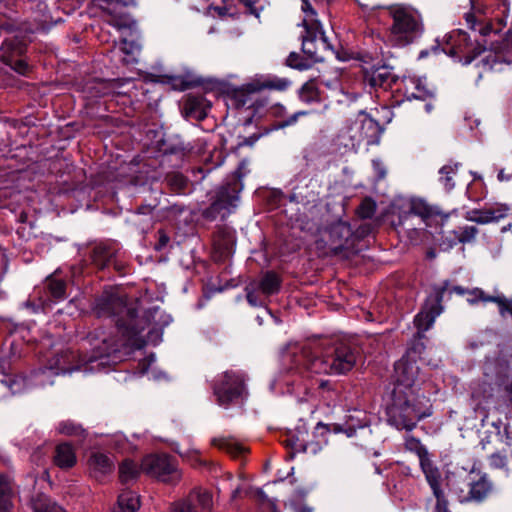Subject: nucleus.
<instances>
[{"label":"nucleus","instance_id":"72a5a7b5","mask_svg":"<svg viewBox=\"0 0 512 512\" xmlns=\"http://www.w3.org/2000/svg\"><path fill=\"white\" fill-rule=\"evenodd\" d=\"M280 288L279 277L272 272L266 273L259 282V289L265 295L276 293Z\"/></svg>","mask_w":512,"mask_h":512},{"label":"nucleus","instance_id":"39448f33","mask_svg":"<svg viewBox=\"0 0 512 512\" xmlns=\"http://www.w3.org/2000/svg\"><path fill=\"white\" fill-rule=\"evenodd\" d=\"M404 446L407 451L417 455L420 468L425 475L426 481L431 487L434 496L436 497L437 512H447V500L441 488V472L438 467L434 465L426 447L418 438H415L412 435L405 436Z\"/></svg>","mask_w":512,"mask_h":512},{"label":"nucleus","instance_id":"680f3d73","mask_svg":"<svg viewBox=\"0 0 512 512\" xmlns=\"http://www.w3.org/2000/svg\"><path fill=\"white\" fill-rule=\"evenodd\" d=\"M452 292H455L459 295H464V294H467V290H465L464 288H462L461 286H454L452 288Z\"/></svg>","mask_w":512,"mask_h":512},{"label":"nucleus","instance_id":"4d7b16f0","mask_svg":"<svg viewBox=\"0 0 512 512\" xmlns=\"http://www.w3.org/2000/svg\"><path fill=\"white\" fill-rule=\"evenodd\" d=\"M168 242H169V237L165 233L159 232V239H158V242H157L155 248L157 250H161L168 244Z\"/></svg>","mask_w":512,"mask_h":512},{"label":"nucleus","instance_id":"79ce46f5","mask_svg":"<svg viewBox=\"0 0 512 512\" xmlns=\"http://www.w3.org/2000/svg\"><path fill=\"white\" fill-rule=\"evenodd\" d=\"M490 302L496 303L499 308L501 316H505L506 313L512 315V299H507L503 295L491 296Z\"/></svg>","mask_w":512,"mask_h":512},{"label":"nucleus","instance_id":"9b49d317","mask_svg":"<svg viewBox=\"0 0 512 512\" xmlns=\"http://www.w3.org/2000/svg\"><path fill=\"white\" fill-rule=\"evenodd\" d=\"M213 390L218 404L227 407L234 399L242 395L244 377L240 373L227 371L216 380Z\"/></svg>","mask_w":512,"mask_h":512},{"label":"nucleus","instance_id":"a19ab883","mask_svg":"<svg viewBox=\"0 0 512 512\" xmlns=\"http://www.w3.org/2000/svg\"><path fill=\"white\" fill-rule=\"evenodd\" d=\"M215 444L218 445L220 449L226 450L233 456L241 455L246 451L242 445L231 439L215 440Z\"/></svg>","mask_w":512,"mask_h":512},{"label":"nucleus","instance_id":"a878e982","mask_svg":"<svg viewBox=\"0 0 512 512\" xmlns=\"http://www.w3.org/2000/svg\"><path fill=\"white\" fill-rule=\"evenodd\" d=\"M14 495L15 490L11 478L7 475H0V512L11 511Z\"/></svg>","mask_w":512,"mask_h":512},{"label":"nucleus","instance_id":"423d86ee","mask_svg":"<svg viewBox=\"0 0 512 512\" xmlns=\"http://www.w3.org/2000/svg\"><path fill=\"white\" fill-rule=\"evenodd\" d=\"M301 1V10L304 13L303 26L305 27V35L302 36V49L310 58L318 60L320 58L319 52L327 49L329 44L312 4L309 0Z\"/></svg>","mask_w":512,"mask_h":512},{"label":"nucleus","instance_id":"8fccbe9b","mask_svg":"<svg viewBox=\"0 0 512 512\" xmlns=\"http://www.w3.org/2000/svg\"><path fill=\"white\" fill-rule=\"evenodd\" d=\"M168 512H196L189 503L177 501L173 503Z\"/></svg>","mask_w":512,"mask_h":512},{"label":"nucleus","instance_id":"393cba45","mask_svg":"<svg viewBox=\"0 0 512 512\" xmlns=\"http://www.w3.org/2000/svg\"><path fill=\"white\" fill-rule=\"evenodd\" d=\"M116 250L107 245H97L92 252V261L100 269L116 264Z\"/></svg>","mask_w":512,"mask_h":512},{"label":"nucleus","instance_id":"49530a36","mask_svg":"<svg viewBox=\"0 0 512 512\" xmlns=\"http://www.w3.org/2000/svg\"><path fill=\"white\" fill-rule=\"evenodd\" d=\"M286 62L288 66L298 70H306L309 67L305 62L302 61L300 55L294 52L290 53Z\"/></svg>","mask_w":512,"mask_h":512},{"label":"nucleus","instance_id":"6ab92c4d","mask_svg":"<svg viewBox=\"0 0 512 512\" xmlns=\"http://www.w3.org/2000/svg\"><path fill=\"white\" fill-rule=\"evenodd\" d=\"M403 85L408 100L419 99L425 101L433 96V92L427 88L425 81L421 78L406 77L403 79Z\"/></svg>","mask_w":512,"mask_h":512},{"label":"nucleus","instance_id":"4468645a","mask_svg":"<svg viewBox=\"0 0 512 512\" xmlns=\"http://www.w3.org/2000/svg\"><path fill=\"white\" fill-rule=\"evenodd\" d=\"M420 369L414 360H411L409 355L402 357L394 365V373L392 375L395 388L393 394L404 393L405 389L412 388L419 379Z\"/></svg>","mask_w":512,"mask_h":512},{"label":"nucleus","instance_id":"0eeeda50","mask_svg":"<svg viewBox=\"0 0 512 512\" xmlns=\"http://www.w3.org/2000/svg\"><path fill=\"white\" fill-rule=\"evenodd\" d=\"M464 487H455V493L461 503L484 501L493 491V483L480 469L471 468L463 478Z\"/></svg>","mask_w":512,"mask_h":512},{"label":"nucleus","instance_id":"4be33fe9","mask_svg":"<svg viewBox=\"0 0 512 512\" xmlns=\"http://www.w3.org/2000/svg\"><path fill=\"white\" fill-rule=\"evenodd\" d=\"M53 460L59 468L70 469L76 464L77 457L74 448L69 443H60L55 448Z\"/></svg>","mask_w":512,"mask_h":512},{"label":"nucleus","instance_id":"5fc2aeb1","mask_svg":"<svg viewBox=\"0 0 512 512\" xmlns=\"http://www.w3.org/2000/svg\"><path fill=\"white\" fill-rule=\"evenodd\" d=\"M105 87H106V83L103 82V81L93 82L92 83V88L96 89V92H95V94H93V96H104V95H106L107 92L105 90Z\"/></svg>","mask_w":512,"mask_h":512},{"label":"nucleus","instance_id":"473e14b6","mask_svg":"<svg viewBox=\"0 0 512 512\" xmlns=\"http://www.w3.org/2000/svg\"><path fill=\"white\" fill-rule=\"evenodd\" d=\"M141 467L139 468L132 460L126 459L119 466V478L122 483H127L136 479L140 474Z\"/></svg>","mask_w":512,"mask_h":512},{"label":"nucleus","instance_id":"c756f323","mask_svg":"<svg viewBox=\"0 0 512 512\" xmlns=\"http://www.w3.org/2000/svg\"><path fill=\"white\" fill-rule=\"evenodd\" d=\"M489 464L492 468L504 469L506 471L512 468V445H509L503 451L491 454Z\"/></svg>","mask_w":512,"mask_h":512},{"label":"nucleus","instance_id":"2eb2a0df","mask_svg":"<svg viewBox=\"0 0 512 512\" xmlns=\"http://www.w3.org/2000/svg\"><path fill=\"white\" fill-rule=\"evenodd\" d=\"M483 72H501L512 64V39L507 38L502 43L486 52L479 63Z\"/></svg>","mask_w":512,"mask_h":512},{"label":"nucleus","instance_id":"e433bc0d","mask_svg":"<svg viewBox=\"0 0 512 512\" xmlns=\"http://www.w3.org/2000/svg\"><path fill=\"white\" fill-rule=\"evenodd\" d=\"M32 507L34 512H65L62 507L45 496L37 497L33 501Z\"/></svg>","mask_w":512,"mask_h":512},{"label":"nucleus","instance_id":"5701e85b","mask_svg":"<svg viewBox=\"0 0 512 512\" xmlns=\"http://www.w3.org/2000/svg\"><path fill=\"white\" fill-rule=\"evenodd\" d=\"M180 502L189 503L196 512L198 510L209 512L213 505L211 493L200 488L193 490L186 499L180 500Z\"/></svg>","mask_w":512,"mask_h":512},{"label":"nucleus","instance_id":"c9c22d12","mask_svg":"<svg viewBox=\"0 0 512 512\" xmlns=\"http://www.w3.org/2000/svg\"><path fill=\"white\" fill-rule=\"evenodd\" d=\"M47 289L52 298L55 300H63L66 298V284L63 280L54 277L47 278Z\"/></svg>","mask_w":512,"mask_h":512},{"label":"nucleus","instance_id":"09e8293b","mask_svg":"<svg viewBox=\"0 0 512 512\" xmlns=\"http://www.w3.org/2000/svg\"><path fill=\"white\" fill-rule=\"evenodd\" d=\"M308 113L306 111H298L294 114H292L290 117H288L287 119L281 121L278 123L277 127L278 128H285V127H288V126H292L294 125L297 121H298V118L300 116H305L307 115Z\"/></svg>","mask_w":512,"mask_h":512},{"label":"nucleus","instance_id":"052dcab7","mask_svg":"<svg viewBox=\"0 0 512 512\" xmlns=\"http://www.w3.org/2000/svg\"><path fill=\"white\" fill-rule=\"evenodd\" d=\"M497 178L500 180V181H507L510 179V175H506L504 173V170H500L498 172V175H497Z\"/></svg>","mask_w":512,"mask_h":512},{"label":"nucleus","instance_id":"58836bf2","mask_svg":"<svg viewBox=\"0 0 512 512\" xmlns=\"http://www.w3.org/2000/svg\"><path fill=\"white\" fill-rule=\"evenodd\" d=\"M57 430L60 434L74 437L83 436L85 433V430L82 428L80 424L75 423L74 421L71 420H65L60 422L57 427Z\"/></svg>","mask_w":512,"mask_h":512},{"label":"nucleus","instance_id":"f257e3e1","mask_svg":"<svg viewBox=\"0 0 512 512\" xmlns=\"http://www.w3.org/2000/svg\"><path fill=\"white\" fill-rule=\"evenodd\" d=\"M97 312L101 316H117L116 332L121 337L103 329L95 330L88 336L93 348L90 357L82 356L72 350H65L52 357L47 365L39 368L33 374L34 385L47 386L53 384L52 378L60 374L76 370L85 372L99 371L104 362L99 359L120 352L122 347L140 349L145 342L156 344L161 336V330L171 322V317L155 308L139 315V303H129L127 297L119 290L105 291L97 301Z\"/></svg>","mask_w":512,"mask_h":512},{"label":"nucleus","instance_id":"f704fd0d","mask_svg":"<svg viewBox=\"0 0 512 512\" xmlns=\"http://www.w3.org/2000/svg\"><path fill=\"white\" fill-rule=\"evenodd\" d=\"M299 98L305 103L318 102L319 90L314 80L307 81L299 90Z\"/></svg>","mask_w":512,"mask_h":512},{"label":"nucleus","instance_id":"f3484780","mask_svg":"<svg viewBox=\"0 0 512 512\" xmlns=\"http://www.w3.org/2000/svg\"><path fill=\"white\" fill-rule=\"evenodd\" d=\"M331 250L338 252L345 247L353 235L351 226L344 221H338L330 225L328 229Z\"/></svg>","mask_w":512,"mask_h":512},{"label":"nucleus","instance_id":"a18cd8bd","mask_svg":"<svg viewBox=\"0 0 512 512\" xmlns=\"http://www.w3.org/2000/svg\"><path fill=\"white\" fill-rule=\"evenodd\" d=\"M467 301L470 303V304H476L478 303L479 301H482V302H490V298L491 296H488L485 294V292L480 289V288H474L472 290H467Z\"/></svg>","mask_w":512,"mask_h":512},{"label":"nucleus","instance_id":"4c0bfd02","mask_svg":"<svg viewBox=\"0 0 512 512\" xmlns=\"http://www.w3.org/2000/svg\"><path fill=\"white\" fill-rule=\"evenodd\" d=\"M291 85L290 80L287 78L280 77H268L264 79L260 84V89H269V90H277V91H285Z\"/></svg>","mask_w":512,"mask_h":512},{"label":"nucleus","instance_id":"ddd939ff","mask_svg":"<svg viewBox=\"0 0 512 512\" xmlns=\"http://www.w3.org/2000/svg\"><path fill=\"white\" fill-rule=\"evenodd\" d=\"M444 291L445 287H442L430 295L423 309L415 316L414 324L417 327L420 338L424 337V333L433 326L436 317L442 313L443 307L441 302Z\"/></svg>","mask_w":512,"mask_h":512},{"label":"nucleus","instance_id":"bb28decb","mask_svg":"<svg viewBox=\"0 0 512 512\" xmlns=\"http://www.w3.org/2000/svg\"><path fill=\"white\" fill-rule=\"evenodd\" d=\"M34 373L35 371H33L29 377H24L21 375H5L1 379V383L4 384L13 394L21 393L24 392L29 387H38L37 385L33 384Z\"/></svg>","mask_w":512,"mask_h":512},{"label":"nucleus","instance_id":"412c9836","mask_svg":"<svg viewBox=\"0 0 512 512\" xmlns=\"http://www.w3.org/2000/svg\"><path fill=\"white\" fill-rule=\"evenodd\" d=\"M89 467L94 477L100 479L107 474H110L114 469L113 460L107 455L95 452L89 459Z\"/></svg>","mask_w":512,"mask_h":512},{"label":"nucleus","instance_id":"de8ad7c7","mask_svg":"<svg viewBox=\"0 0 512 512\" xmlns=\"http://www.w3.org/2000/svg\"><path fill=\"white\" fill-rule=\"evenodd\" d=\"M243 3L245 7L256 16L259 15V12L263 10L264 0H238Z\"/></svg>","mask_w":512,"mask_h":512},{"label":"nucleus","instance_id":"864d4df0","mask_svg":"<svg viewBox=\"0 0 512 512\" xmlns=\"http://www.w3.org/2000/svg\"><path fill=\"white\" fill-rule=\"evenodd\" d=\"M176 452L183 458H187L189 460L195 459L197 456V450L194 448L189 449H177Z\"/></svg>","mask_w":512,"mask_h":512},{"label":"nucleus","instance_id":"aec40b11","mask_svg":"<svg viewBox=\"0 0 512 512\" xmlns=\"http://www.w3.org/2000/svg\"><path fill=\"white\" fill-rule=\"evenodd\" d=\"M234 245L235 231L229 227L220 228L214 238V248L220 253V257L228 256Z\"/></svg>","mask_w":512,"mask_h":512},{"label":"nucleus","instance_id":"b1692460","mask_svg":"<svg viewBox=\"0 0 512 512\" xmlns=\"http://www.w3.org/2000/svg\"><path fill=\"white\" fill-rule=\"evenodd\" d=\"M365 79L372 87L387 88L394 82V74L391 68L381 66L367 72Z\"/></svg>","mask_w":512,"mask_h":512},{"label":"nucleus","instance_id":"ea45409f","mask_svg":"<svg viewBox=\"0 0 512 512\" xmlns=\"http://www.w3.org/2000/svg\"><path fill=\"white\" fill-rule=\"evenodd\" d=\"M120 51L131 58H123V61L129 63L135 61V56L140 52V44L134 40L123 39L119 46Z\"/></svg>","mask_w":512,"mask_h":512},{"label":"nucleus","instance_id":"9d476101","mask_svg":"<svg viewBox=\"0 0 512 512\" xmlns=\"http://www.w3.org/2000/svg\"><path fill=\"white\" fill-rule=\"evenodd\" d=\"M447 44L449 48H443V51L449 56L457 58L464 65L470 64L483 51L478 40H472L471 36L462 30L451 33Z\"/></svg>","mask_w":512,"mask_h":512},{"label":"nucleus","instance_id":"c85d7f7f","mask_svg":"<svg viewBox=\"0 0 512 512\" xmlns=\"http://www.w3.org/2000/svg\"><path fill=\"white\" fill-rule=\"evenodd\" d=\"M184 115L186 118L202 120L206 117L204 100L201 97L190 96L184 103Z\"/></svg>","mask_w":512,"mask_h":512},{"label":"nucleus","instance_id":"13d9d810","mask_svg":"<svg viewBox=\"0 0 512 512\" xmlns=\"http://www.w3.org/2000/svg\"><path fill=\"white\" fill-rule=\"evenodd\" d=\"M14 70L19 74H26L28 71V64L22 60H19L15 63Z\"/></svg>","mask_w":512,"mask_h":512},{"label":"nucleus","instance_id":"774afa93","mask_svg":"<svg viewBox=\"0 0 512 512\" xmlns=\"http://www.w3.org/2000/svg\"><path fill=\"white\" fill-rule=\"evenodd\" d=\"M502 231H511L512 232V223H508L506 226H503Z\"/></svg>","mask_w":512,"mask_h":512},{"label":"nucleus","instance_id":"6e6d98bb","mask_svg":"<svg viewBox=\"0 0 512 512\" xmlns=\"http://www.w3.org/2000/svg\"><path fill=\"white\" fill-rule=\"evenodd\" d=\"M246 298H247V301L249 302V304L252 306H260L263 304L262 301L258 300L255 292H253L249 289H247Z\"/></svg>","mask_w":512,"mask_h":512},{"label":"nucleus","instance_id":"0e129e2a","mask_svg":"<svg viewBox=\"0 0 512 512\" xmlns=\"http://www.w3.org/2000/svg\"><path fill=\"white\" fill-rule=\"evenodd\" d=\"M363 9H375L376 6H370L368 3L361 2L360 0H355Z\"/></svg>","mask_w":512,"mask_h":512},{"label":"nucleus","instance_id":"69168bd1","mask_svg":"<svg viewBox=\"0 0 512 512\" xmlns=\"http://www.w3.org/2000/svg\"><path fill=\"white\" fill-rule=\"evenodd\" d=\"M112 25H113V26H115V27H117L118 29H122V28L126 27V24H124V23H122V22H120V21H114V22L112 23Z\"/></svg>","mask_w":512,"mask_h":512},{"label":"nucleus","instance_id":"f8f14e48","mask_svg":"<svg viewBox=\"0 0 512 512\" xmlns=\"http://www.w3.org/2000/svg\"><path fill=\"white\" fill-rule=\"evenodd\" d=\"M240 190L241 188H238L236 184L222 186L217 191L215 200L203 212L204 217L207 219H215L218 215H221L222 218L226 217L231 213V209L236 207Z\"/></svg>","mask_w":512,"mask_h":512},{"label":"nucleus","instance_id":"7ed1b4c3","mask_svg":"<svg viewBox=\"0 0 512 512\" xmlns=\"http://www.w3.org/2000/svg\"><path fill=\"white\" fill-rule=\"evenodd\" d=\"M388 11L392 18L388 39L392 45L405 47L422 36L424 23L417 9L406 4H393Z\"/></svg>","mask_w":512,"mask_h":512},{"label":"nucleus","instance_id":"7c9ffc66","mask_svg":"<svg viewBox=\"0 0 512 512\" xmlns=\"http://www.w3.org/2000/svg\"><path fill=\"white\" fill-rule=\"evenodd\" d=\"M460 163L447 164L439 170V181L446 191H451L455 187V176L458 172Z\"/></svg>","mask_w":512,"mask_h":512},{"label":"nucleus","instance_id":"338daca9","mask_svg":"<svg viewBox=\"0 0 512 512\" xmlns=\"http://www.w3.org/2000/svg\"><path fill=\"white\" fill-rule=\"evenodd\" d=\"M297 449H302L303 451H308L309 447L306 444L299 443L296 445Z\"/></svg>","mask_w":512,"mask_h":512},{"label":"nucleus","instance_id":"a211bd4d","mask_svg":"<svg viewBox=\"0 0 512 512\" xmlns=\"http://www.w3.org/2000/svg\"><path fill=\"white\" fill-rule=\"evenodd\" d=\"M375 129V122L366 115H361L351 124L349 128V136L353 142L361 143L362 141L370 138Z\"/></svg>","mask_w":512,"mask_h":512},{"label":"nucleus","instance_id":"603ef678","mask_svg":"<svg viewBox=\"0 0 512 512\" xmlns=\"http://www.w3.org/2000/svg\"><path fill=\"white\" fill-rule=\"evenodd\" d=\"M169 181L172 186L176 187L177 191H181L186 186V179L182 175H173Z\"/></svg>","mask_w":512,"mask_h":512},{"label":"nucleus","instance_id":"1a4fd4ad","mask_svg":"<svg viewBox=\"0 0 512 512\" xmlns=\"http://www.w3.org/2000/svg\"><path fill=\"white\" fill-rule=\"evenodd\" d=\"M414 216L428 223L436 219L446 220L449 214L442 211L440 207L429 204L425 199L413 197L406 202L405 210L399 215L398 226L409 230L412 225L409 222Z\"/></svg>","mask_w":512,"mask_h":512},{"label":"nucleus","instance_id":"6e6552de","mask_svg":"<svg viewBox=\"0 0 512 512\" xmlns=\"http://www.w3.org/2000/svg\"><path fill=\"white\" fill-rule=\"evenodd\" d=\"M141 469L158 480L174 485L182 478L176 461L167 454H152L142 460Z\"/></svg>","mask_w":512,"mask_h":512},{"label":"nucleus","instance_id":"c03bdc74","mask_svg":"<svg viewBox=\"0 0 512 512\" xmlns=\"http://www.w3.org/2000/svg\"><path fill=\"white\" fill-rule=\"evenodd\" d=\"M477 233V228L470 225L459 227L456 231L457 239L462 243L472 241L476 237Z\"/></svg>","mask_w":512,"mask_h":512},{"label":"nucleus","instance_id":"2f4dec72","mask_svg":"<svg viewBox=\"0 0 512 512\" xmlns=\"http://www.w3.org/2000/svg\"><path fill=\"white\" fill-rule=\"evenodd\" d=\"M471 3H472V6H474V0H471ZM473 10H474V12L467 13L465 15V19H466L468 26L470 27V29L472 31H474V32L478 31V33L482 36L488 35L492 30L491 25L488 23L483 24L482 18H480V16L477 15V13L479 11H476L475 7H473Z\"/></svg>","mask_w":512,"mask_h":512},{"label":"nucleus","instance_id":"3c124183","mask_svg":"<svg viewBox=\"0 0 512 512\" xmlns=\"http://www.w3.org/2000/svg\"><path fill=\"white\" fill-rule=\"evenodd\" d=\"M224 5L220 6L213 1V3L210 5V8L213 9L218 13L220 16H226V15H233V12H231L230 7L226 4V0H223Z\"/></svg>","mask_w":512,"mask_h":512},{"label":"nucleus","instance_id":"cd10ccee","mask_svg":"<svg viewBox=\"0 0 512 512\" xmlns=\"http://www.w3.org/2000/svg\"><path fill=\"white\" fill-rule=\"evenodd\" d=\"M139 508V496L132 491L125 490L118 496L117 508L114 512H136Z\"/></svg>","mask_w":512,"mask_h":512},{"label":"nucleus","instance_id":"f03ea898","mask_svg":"<svg viewBox=\"0 0 512 512\" xmlns=\"http://www.w3.org/2000/svg\"><path fill=\"white\" fill-rule=\"evenodd\" d=\"M305 369L316 374H344L350 371L357 360L356 350L346 343H335L314 353L304 350L301 356Z\"/></svg>","mask_w":512,"mask_h":512},{"label":"nucleus","instance_id":"37998d69","mask_svg":"<svg viewBox=\"0 0 512 512\" xmlns=\"http://www.w3.org/2000/svg\"><path fill=\"white\" fill-rule=\"evenodd\" d=\"M376 211V203L370 199H364L357 209L359 217L363 219L371 218Z\"/></svg>","mask_w":512,"mask_h":512},{"label":"nucleus","instance_id":"dca6fc26","mask_svg":"<svg viewBox=\"0 0 512 512\" xmlns=\"http://www.w3.org/2000/svg\"><path fill=\"white\" fill-rule=\"evenodd\" d=\"M509 213V206L505 204H495L483 209L470 211L468 213V219L479 224H487L490 222H498L507 217Z\"/></svg>","mask_w":512,"mask_h":512},{"label":"nucleus","instance_id":"20e7f679","mask_svg":"<svg viewBox=\"0 0 512 512\" xmlns=\"http://www.w3.org/2000/svg\"><path fill=\"white\" fill-rule=\"evenodd\" d=\"M429 400L422 397L417 400L415 395L409 394H393V403L388 409V423L398 430L412 431L417 423L432 414Z\"/></svg>","mask_w":512,"mask_h":512},{"label":"nucleus","instance_id":"bf43d9fd","mask_svg":"<svg viewBox=\"0 0 512 512\" xmlns=\"http://www.w3.org/2000/svg\"><path fill=\"white\" fill-rule=\"evenodd\" d=\"M333 431L334 432H345L348 437H352L355 434V428L351 425L347 429H343L340 425H334Z\"/></svg>","mask_w":512,"mask_h":512},{"label":"nucleus","instance_id":"e2e57ef3","mask_svg":"<svg viewBox=\"0 0 512 512\" xmlns=\"http://www.w3.org/2000/svg\"><path fill=\"white\" fill-rule=\"evenodd\" d=\"M481 386H482L481 384H477V387L473 388V390H472V397L476 398V397L480 396Z\"/></svg>","mask_w":512,"mask_h":512}]
</instances>
